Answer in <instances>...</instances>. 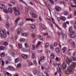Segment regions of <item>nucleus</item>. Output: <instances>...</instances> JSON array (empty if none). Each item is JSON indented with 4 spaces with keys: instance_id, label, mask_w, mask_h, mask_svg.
<instances>
[{
    "instance_id": "obj_49",
    "label": "nucleus",
    "mask_w": 76,
    "mask_h": 76,
    "mask_svg": "<svg viewBox=\"0 0 76 76\" xmlns=\"http://www.w3.org/2000/svg\"><path fill=\"white\" fill-rule=\"evenodd\" d=\"M18 46L20 48H22V45L21 44H18Z\"/></svg>"
},
{
    "instance_id": "obj_17",
    "label": "nucleus",
    "mask_w": 76,
    "mask_h": 76,
    "mask_svg": "<svg viewBox=\"0 0 76 76\" xmlns=\"http://www.w3.org/2000/svg\"><path fill=\"white\" fill-rule=\"evenodd\" d=\"M71 45L72 46H73V47H75V43L74 42H71Z\"/></svg>"
},
{
    "instance_id": "obj_55",
    "label": "nucleus",
    "mask_w": 76,
    "mask_h": 76,
    "mask_svg": "<svg viewBox=\"0 0 76 76\" xmlns=\"http://www.w3.org/2000/svg\"><path fill=\"white\" fill-rule=\"evenodd\" d=\"M11 55L13 56H15V53L14 52H12L11 53Z\"/></svg>"
},
{
    "instance_id": "obj_56",
    "label": "nucleus",
    "mask_w": 76,
    "mask_h": 76,
    "mask_svg": "<svg viewBox=\"0 0 76 76\" xmlns=\"http://www.w3.org/2000/svg\"><path fill=\"white\" fill-rule=\"evenodd\" d=\"M34 49H35V45H33L32 47V50H34Z\"/></svg>"
},
{
    "instance_id": "obj_43",
    "label": "nucleus",
    "mask_w": 76,
    "mask_h": 76,
    "mask_svg": "<svg viewBox=\"0 0 76 76\" xmlns=\"http://www.w3.org/2000/svg\"><path fill=\"white\" fill-rule=\"evenodd\" d=\"M4 49V47L2 46H0V50H3Z\"/></svg>"
},
{
    "instance_id": "obj_42",
    "label": "nucleus",
    "mask_w": 76,
    "mask_h": 76,
    "mask_svg": "<svg viewBox=\"0 0 76 76\" xmlns=\"http://www.w3.org/2000/svg\"><path fill=\"white\" fill-rule=\"evenodd\" d=\"M48 46H49V43H47L45 44V48H48Z\"/></svg>"
},
{
    "instance_id": "obj_11",
    "label": "nucleus",
    "mask_w": 76,
    "mask_h": 76,
    "mask_svg": "<svg viewBox=\"0 0 76 76\" xmlns=\"http://www.w3.org/2000/svg\"><path fill=\"white\" fill-rule=\"evenodd\" d=\"M21 56L23 58H28V56L26 55H24L23 54L21 55Z\"/></svg>"
},
{
    "instance_id": "obj_64",
    "label": "nucleus",
    "mask_w": 76,
    "mask_h": 76,
    "mask_svg": "<svg viewBox=\"0 0 76 76\" xmlns=\"http://www.w3.org/2000/svg\"><path fill=\"white\" fill-rule=\"evenodd\" d=\"M14 76H19V75L18 74H15Z\"/></svg>"
},
{
    "instance_id": "obj_41",
    "label": "nucleus",
    "mask_w": 76,
    "mask_h": 76,
    "mask_svg": "<svg viewBox=\"0 0 76 76\" xmlns=\"http://www.w3.org/2000/svg\"><path fill=\"white\" fill-rule=\"evenodd\" d=\"M68 14V12L67 11H65L64 13V15H67Z\"/></svg>"
},
{
    "instance_id": "obj_32",
    "label": "nucleus",
    "mask_w": 76,
    "mask_h": 76,
    "mask_svg": "<svg viewBox=\"0 0 76 76\" xmlns=\"http://www.w3.org/2000/svg\"><path fill=\"white\" fill-rule=\"evenodd\" d=\"M25 39H24L21 38L20 39V42H23V41H25Z\"/></svg>"
},
{
    "instance_id": "obj_61",
    "label": "nucleus",
    "mask_w": 76,
    "mask_h": 76,
    "mask_svg": "<svg viewBox=\"0 0 76 76\" xmlns=\"http://www.w3.org/2000/svg\"><path fill=\"white\" fill-rule=\"evenodd\" d=\"M29 10V9L27 8H26L25 9V11H26L27 12H28V10Z\"/></svg>"
},
{
    "instance_id": "obj_48",
    "label": "nucleus",
    "mask_w": 76,
    "mask_h": 76,
    "mask_svg": "<svg viewBox=\"0 0 76 76\" xmlns=\"http://www.w3.org/2000/svg\"><path fill=\"white\" fill-rule=\"evenodd\" d=\"M23 25V21L20 22L19 24V25H20V26Z\"/></svg>"
},
{
    "instance_id": "obj_1",
    "label": "nucleus",
    "mask_w": 76,
    "mask_h": 76,
    "mask_svg": "<svg viewBox=\"0 0 76 76\" xmlns=\"http://www.w3.org/2000/svg\"><path fill=\"white\" fill-rule=\"evenodd\" d=\"M0 37L3 38H6L7 35H6V32L5 30H1V29H0Z\"/></svg>"
},
{
    "instance_id": "obj_46",
    "label": "nucleus",
    "mask_w": 76,
    "mask_h": 76,
    "mask_svg": "<svg viewBox=\"0 0 76 76\" xmlns=\"http://www.w3.org/2000/svg\"><path fill=\"white\" fill-rule=\"evenodd\" d=\"M56 46H57V42H55L54 44V46L56 47Z\"/></svg>"
},
{
    "instance_id": "obj_3",
    "label": "nucleus",
    "mask_w": 76,
    "mask_h": 76,
    "mask_svg": "<svg viewBox=\"0 0 76 76\" xmlns=\"http://www.w3.org/2000/svg\"><path fill=\"white\" fill-rule=\"evenodd\" d=\"M14 10L15 11V15L17 16L18 15H20V12L18 10H17L16 8H14Z\"/></svg>"
},
{
    "instance_id": "obj_51",
    "label": "nucleus",
    "mask_w": 76,
    "mask_h": 76,
    "mask_svg": "<svg viewBox=\"0 0 76 76\" xmlns=\"http://www.w3.org/2000/svg\"><path fill=\"white\" fill-rule=\"evenodd\" d=\"M19 61V58H18L15 59V63H17V62H18V61Z\"/></svg>"
},
{
    "instance_id": "obj_4",
    "label": "nucleus",
    "mask_w": 76,
    "mask_h": 76,
    "mask_svg": "<svg viewBox=\"0 0 76 76\" xmlns=\"http://www.w3.org/2000/svg\"><path fill=\"white\" fill-rule=\"evenodd\" d=\"M58 67L59 68V69H58V72L59 73H61V66L60 64H58Z\"/></svg>"
},
{
    "instance_id": "obj_10",
    "label": "nucleus",
    "mask_w": 76,
    "mask_h": 76,
    "mask_svg": "<svg viewBox=\"0 0 76 76\" xmlns=\"http://www.w3.org/2000/svg\"><path fill=\"white\" fill-rule=\"evenodd\" d=\"M5 7V6H4V5L2 4H0V9H4Z\"/></svg>"
},
{
    "instance_id": "obj_12",
    "label": "nucleus",
    "mask_w": 76,
    "mask_h": 76,
    "mask_svg": "<svg viewBox=\"0 0 76 76\" xmlns=\"http://www.w3.org/2000/svg\"><path fill=\"white\" fill-rule=\"evenodd\" d=\"M7 69H11L12 70H15V68L11 66H9L8 67Z\"/></svg>"
},
{
    "instance_id": "obj_34",
    "label": "nucleus",
    "mask_w": 76,
    "mask_h": 76,
    "mask_svg": "<svg viewBox=\"0 0 76 76\" xmlns=\"http://www.w3.org/2000/svg\"><path fill=\"white\" fill-rule=\"evenodd\" d=\"M31 27L32 29H34L35 28V26L34 25H31Z\"/></svg>"
},
{
    "instance_id": "obj_54",
    "label": "nucleus",
    "mask_w": 76,
    "mask_h": 76,
    "mask_svg": "<svg viewBox=\"0 0 76 76\" xmlns=\"http://www.w3.org/2000/svg\"><path fill=\"white\" fill-rule=\"evenodd\" d=\"M60 3L61 4H64L65 3L64 1H60Z\"/></svg>"
},
{
    "instance_id": "obj_15",
    "label": "nucleus",
    "mask_w": 76,
    "mask_h": 76,
    "mask_svg": "<svg viewBox=\"0 0 76 76\" xmlns=\"http://www.w3.org/2000/svg\"><path fill=\"white\" fill-rule=\"evenodd\" d=\"M45 60V57L44 56H42L40 57V61H43Z\"/></svg>"
},
{
    "instance_id": "obj_44",
    "label": "nucleus",
    "mask_w": 76,
    "mask_h": 76,
    "mask_svg": "<svg viewBox=\"0 0 76 76\" xmlns=\"http://www.w3.org/2000/svg\"><path fill=\"white\" fill-rule=\"evenodd\" d=\"M28 64L29 66H32L33 64L31 62H29L28 63Z\"/></svg>"
},
{
    "instance_id": "obj_5",
    "label": "nucleus",
    "mask_w": 76,
    "mask_h": 76,
    "mask_svg": "<svg viewBox=\"0 0 76 76\" xmlns=\"http://www.w3.org/2000/svg\"><path fill=\"white\" fill-rule=\"evenodd\" d=\"M63 67L64 69H66L67 68V63L64 62L63 64Z\"/></svg>"
},
{
    "instance_id": "obj_53",
    "label": "nucleus",
    "mask_w": 76,
    "mask_h": 76,
    "mask_svg": "<svg viewBox=\"0 0 76 76\" xmlns=\"http://www.w3.org/2000/svg\"><path fill=\"white\" fill-rule=\"evenodd\" d=\"M74 28L75 29H76V21L75 22V24H74Z\"/></svg>"
},
{
    "instance_id": "obj_62",
    "label": "nucleus",
    "mask_w": 76,
    "mask_h": 76,
    "mask_svg": "<svg viewBox=\"0 0 76 76\" xmlns=\"http://www.w3.org/2000/svg\"><path fill=\"white\" fill-rule=\"evenodd\" d=\"M56 60H57V61L59 60V58L58 57H56Z\"/></svg>"
},
{
    "instance_id": "obj_50",
    "label": "nucleus",
    "mask_w": 76,
    "mask_h": 76,
    "mask_svg": "<svg viewBox=\"0 0 76 76\" xmlns=\"http://www.w3.org/2000/svg\"><path fill=\"white\" fill-rule=\"evenodd\" d=\"M49 1H50V2H51L52 4H54V1H53V0H49Z\"/></svg>"
},
{
    "instance_id": "obj_8",
    "label": "nucleus",
    "mask_w": 76,
    "mask_h": 76,
    "mask_svg": "<svg viewBox=\"0 0 76 76\" xmlns=\"http://www.w3.org/2000/svg\"><path fill=\"white\" fill-rule=\"evenodd\" d=\"M22 31V28H18L17 30V34H19V33L20 32H21V31Z\"/></svg>"
},
{
    "instance_id": "obj_39",
    "label": "nucleus",
    "mask_w": 76,
    "mask_h": 76,
    "mask_svg": "<svg viewBox=\"0 0 76 76\" xmlns=\"http://www.w3.org/2000/svg\"><path fill=\"white\" fill-rule=\"evenodd\" d=\"M9 27V23H7L6 24V27L7 28H8Z\"/></svg>"
},
{
    "instance_id": "obj_59",
    "label": "nucleus",
    "mask_w": 76,
    "mask_h": 76,
    "mask_svg": "<svg viewBox=\"0 0 76 76\" xmlns=\"http://www.w3.org/2000/svg\"><path fill=\"white\" fill-rule=\"evenodd\" d=\"M74 15L75 16H76V10H74Z\"/></svg>"
},
{
    "instance_id": "obj_18",
    "label": "nucleus",
    "mask_w": 76,
    "mask_h": 76,
    "mask_svg": "<svg viewBox=\"0 0 76 76\" xmlns=\"http://www.w3.org/2000/svg\"><path fill=\"white\" fill-rule=\"evenodd\" d=\"M18 9L19 10H21L22 9V5H20L18 7Z\"/></svg>"
},
{
    "instance_id": "obj_19",
    "label": "nucleus",
    "mask_w": 76,
    "mask_h": 76,
    "mask_svg": "<svg viewBox=\"0 0 76 76\" xmlns=\"http://www.w3.org/2000/svg\"><path fill=\"white\" fill-rule=\"evenodd\" d=\"M55 50L56 51V52L57 53H58L60 52V49H59V48H55Z\"/></svg>"
},
{
    "instance_id": "obj_29",
    "label": "nucleus",
    "mask_w": 76,
    "mask_h": 76,
    "mask_svg": "<svg viewBox=\"0 0 76 76\" xmlns=\"http://www.w3.org/2000/svg\"><path fill=\"white\" fill-rule=\"evenodd\" d=\"M40 44H41V42L39 41L37 45L36 46V48H38V47L39 45H40Z\"/></svg>"
},
{
    "instance_id": "obj_26",
    "label": "nucleus",
    "mask_w": 76,
    "mask_h": 76,
    "mask_svg": "<svg viewBox=\"0 0 76 76\" xmlns=\"http://www.w3.org/2000/svg\"><path fill=\"white\" fill-rule=\"evenodd\" d=\"M62 26L63 28H66V26H67L66 23H64L62 25Z\"/></svg>"
},
{
    "instance_id": "obj_52",
    "label": "nucleus",
    "mask_w": 76,
    "mask_h": 76,
    "mask_svg": "<svg viewBox=\"0 0 76 76\" xmlns=\"http://www.w3.org/2000/svg\"><path fill=\"white\" fill-rule=\"evenodd\" d=\"M2 66H4V61H2Z\"/></svg>"
},
{
    "instance_id": "obj_7",
    "label": "nucleus",
    "mask_w": 76,
    "mask_h": 76,
    "mask_svg": "<svg viewBox=\"0 0 76 76\" xmlns=\"http://www.w3.org/2000/svg\"><path fill=\"white\" fill-rule=\"evenodd\" d=\"M40 27L44 30H45V26H44V25H43L42 24H40Z\"/></svg>"
},
{
    "instance_id": "obj_47",
    "label": "nucleus",
    "mask_w": 76,
    "mask_h": 76,
    "mask_svg": "<svg viewBox=\"0 0 76 76\" xmlns=\"http://www.w3.org/2000/svg\"><path fill=\"white\" fill-rule=\"evenodd\" d=\"M53 65L54 66H57V63L55 62L53 63Z\"/></svg>"
},
{
    "instance_id": "obj_30",
    "label": "nucleus",
    "mask_w": 76,
    "mask_h": 76,
    "mask_svg": "<svg viewBox=\"0 0 76 76\" xmlns=\"http://www.w3.org/2000/svg\"><path fill=\"white\" fill-rule=\"evenodd\" d=\"M71 59L72 60H73V61H76V58H74L73 57H71Z\"/></svg>"
},
{
    "instance_id": "obj_25",
    "label": "nucleus",
    "mask_w": 76,
    "mask_h": 76,
    "mask_svg": "<svg viewBox=\"0 0 76 76\" xmlns=\"http://www.w3.org/2000/svg\"><path fill=\"white\" fill-rule=\"evenodd\" d=\"M1 57H5V53H3L0 54Z\"/></svg>"
},
{
    "instance_id": "obj_60",
    "label": "nucleus",
    "mask_w": 76,
    "mask_h": 76,
    "mask_svg": "<svg viewBox=\"0 0 76 76\" xmlns=\"http://www.w3.org/2000/svg\"><path fill=\"white\" fill-rule=\"evenodd\" d=\"M71 7H76V5H71Z\"/></svg>"
},
{
    "instance_id": "obj_63",
    "label": "nucleus",
    "mask_w": 76,
    "mask_h": 76,
    "mask_svg": "<svg viewBox=\"0 0 76 76\" xmlns=\"http://www.w3.org/2000/svg\"><path fill=\"white\" fill-rule=\"evenodd\" d=\"M45 69V68H44V67L41 66V69H42V70H44Z\"/></svg>"
},
{
    "instance_id": "obj_14",
    "label": "nucleus",
    "mask_w": 76,
    "mask_h": 76,
    "mask_svg": "<svg viewBox=\"0 0 76 76\" xmlns=\"http://www.w3.org/2000/svg\"><path fill=\"white\" fill-rule=\"evenodd\" d=\"M72 67H68L67 69V70L69 72H71L72 71Z\"/></svg>"
},
{
    "instance_id": "obj_35",
    "label": "nucleus",
    "mask_w": 76,
    "mask_h": 76,
    "mask_svg": "<svg viewBox=\"0 0 76 76\" xmlns=\"http://www.w3.org/2000/svg\"><path fill=\"white\" fill-rule=\"evenodd\" d=\"M25 47H26V48L28 47H29V45H28V44L27 43H25Z\"/></svg>"
},
{
    "instance_id": "obj_13",
    "label": "nucleus",
    "mask_w": 76,
    "mask_h": 76,
    "mask_svg": "<svg viewBox=\"0 0 76 76\" xmlns=\"http://www.w3.org/2000/svg\"><path fill=\"white\" fill-rule=\"evenodd\" d=\"M7 69H11L12 70H15V68L11 66H9L8 67Z\"/></svg>"
},
{
    "instance_id": "obj_40",
    "label": "nucleus",
    "mask_w": 76,
    "mask_h": 76,
    "mask_svg": "<svg viewBox=\"0 0 76 76\" xmlns=\"http://www.w3.org/2000/svg\"><path fill=\"white\" fill-rule=\"evenodd\" d=\"M3 11L4 12H5V13H9L8 11L6 9H4L3 10Z\"/></svg>"
},
{
    "instance_id": "obj_58",
    "label": "nucleus",
    "mask_w": 76,
    "mask_h": 76,
    "mask_svg": "<svg viewBox=\"0 0 76 76\" xmlns=\"http://www.w3.org/2000/svg\"><path fill=\"white\" fill-rule=\"evenodd\" d=\"M4 45H7V44H8V43H7V42H4Z\"/></svg>"
},
{
    "instance_id": "obj_37",
    "label": "nucleus",
    "mask_w": 76,
    "mask_h": 76,
    "mask_svg": "<svg viewBox=\"0 0 76 76\" xmlns=\"http://www.w3.org/2000/svg\"><path fill=\"white\" fill-rule=\"evenodd\" d=\"M66 61L67 64H69L70 63V60L69 59H67Z\"/></svg>"
},
{
    "instance_id": "obj_24",
    "label": "nucleus",
    "mask_w": 76,
    "mask_h": 76,
    "mask_svg": "<svg viewBox=\"0 0 76 76\" xmlns=\"http://www.w3.org/2000/svg\"><path fill=\"white\" fill-rule=\"evenodd\" d=\"M8 10L9 13H12L13 12V10H12V8H9Z\"/></svg>"
},
{
    "instance_id": "obj_20",
    "label": "nucleus",
    "mask_w": 76,
    "mask_h": 76,
    "mask_svg": "<svg viewBox=\"0 0 76 76\" xmlns=\"http://www.w3.org/2000/svg\"><path fill=\"white\" fill-rule=\"evenodd\" d=\"M55 9L56 11H60L61 9L58 7H55Z\"/></svg>"
},
{
    "instance_id": "obj_27",
    "label": "nucleus",
    "mask_w": 76,
    "mask_h": 76,
    "mask_svg": "<svg viewBox=\"0 0 76 76\" xmlns=\"http://www.w3.org/2000/svg\"><path fill=\"white\" fill-rule=\"evenodd\" d=\"M31 57L32 58H35V55L34 54V52H32V55L31 56Z\"/></svg>"
},
{
    "instance_id": "obj_36",
    "label": "nucleus",
    "mask_w": 76,
    "mask_h": 76,
    "mask_svg": "<svg viewBox=\"0 0 76 76\" xmlns=\"http://www.w3.org/2000/svg\"><path fill=\"white\" fill-rule=\"evenodd\" d=\"M62 51H63V53H65V51L66 50V48L64 47L62 49Z\"/></svg>"
},
{
    "instance_id": "obj_57",
    "label": "nucleus",
    "mask_w": 76,
    "mask_h": 76,
    "mask_svg": "<svg viewBox=\"0 0 76 76\" xmlns=\"http://www.w3.org/2000/svg\"><path fill=\"white\" fill-rule=\"evenodd\" d=\"M58 35H63V32H61V33H60L59 32H58Z\"/></svg>"
},
{
    "instance_id": "obj_16",
    "label": "nucleus",
    "mask_w": 76,
    "mask_h": 76,
    "mask_svg": "<svg viewBox=\"0 0 76 76\" xmlns=\"http://www.w3.org/2000/svg\"><path fill=\"white\" fill-rule=\"evenodd\" d=\"M20 20V18H17L16 20H15V23L16 25H17V24H18V21H19V20Z\"/></svg>"
},
{
    "instance_id": "obj_28",
    "label": "nucleus",
    "mask_w": 76,
    "mask_h": 76,
    "mask_svg": "<svg viewBox=\"0 0 76 76\" xmlns=\"http://www.w3.org/2000/svg\"><path fill=\"white\" fill-rule=\"evenodd\" d=\"M38 38H39V39H40V40H42V36L40 35H38Z\"/></svg>"
},
{
    "instance_id": "obj_38",
    "label": "nucleus",
    "mask_w": 76,
    "mask_h": 76,
    "mask_svg": "<svg viewBox=\"0 0 76 76\" xmlns=\"http://www.w3.org/2000/svg\"><path fill=\"white\" fill-rule=\"evenodd\" d=\"M21 66V64H18L17 66V68L18 69H19V68H20V66Z\"/></svg>"
},
{
    "instance_id": "obj_23",
    "label": "nucleus",
    "mask_w": 76,
    "mask_h": 76,
    "mask_svg": "<svg viewBox=\"0 0 76 76\" xmlns=\"http://www.w3.org/2000/svg\"><path fill=\"white\" fill-rule=\"evenodd\" d=\"M22 36H23L24 37H26L28 35V34L26 33H23L21 34Z\"/></svg>"
},
{
    "instance_id": "obj_22",
    "label": "nucleus",
    "mask_w": 76,
    "mask_h": 76,
    "mask_svg": "<svg viewBox=\"0 0 76 76\" xmlns=\"http://www.w3.org/2000/svg\"><path fill=\"white\" fill-rule=\"evenodd\" d=\"M71 67H75V63L73 62L71 65Z\"/></svg>"
},
{
    "instance_id": "obj_2",
    "label": "nucleus",
    "mask_w": 76,
    "mask_h": 76,
    "mask_svg": "<svg viewBox=\"0 0 76 76\" xmlns=\"http://www.w3.org/2000/svg\"><path fill=\"white\" fill-rule=\"evenodd\" d=\"M72 29V28L71 27L69 28V31L70 33L69 34V37L71 38H75L76 36L75 35V32L74 31H71Z\"/></svg>"
},
{
    "instance_id": "obj_6",
    "label": "nucleus",
    "mask_w": 76,
    "mask_h": 76,
    "mask_svg": "<svg viewBox=\"0 0 76 76\" xmlns=\"http://www.w3.org/2000/svg\"><path fill=\"white\" fill-rule=\"evenodd\" d=\"M34 75H38L39 73V71L38 70H35L34 71Z\"/></svg>"
},
{
    "instance_id": "obj_9",
    "label": "nucleus",
    "mask_w": 76,
    "mask_h": 76,
    "mask_svg": "<svg viewBox=\"0 0 76 76\" xmlns=\"http://www.w3.org/2000/svg\"><path fill=\"white\" fill-rule=\"evenodd\" d=\"M30 14L31 15V16H32V17H33V18H36V17H37V16L36 15V14H35L34 13V12H30Z\"/></svg>"
},
{
    "instance_id": "obj_21",
    "label": "nucleus",
    "mask_w": 76,
    "mask_h": 76,
    "mask_svg": "<svg viewBox=\"0 0 76 76\" xmlns=\"http://www.w3.org/2000/svg\"><path fill=\"white\" fill-rule=\"evenodd\" d=\"M26 20H30V21L31 22H34V20L31 18H26Z\"/></svg>"
},
{
    "instance_id": "obj_31",
    "label": "nucleus",
    "mask_w": 76,
    "mask_h": 76,
    "mask_svg": "<svg viewBox=\"0 0 76 76\" xmlns=\"http://www.w3.org/2000/svg\"><path fill=\"white\" fill-rule=\"evenodd\" d=\"M50 57L52 58H53L54 57V54L53 53H51L50 55Z\"/></svg>"
},
{
    "instance_id": "obj_45",
    "label": "nucleus",
    "mask_w": 76,
    "mask_h": 76,
    "mask_svg": "<svg viewBox=\"0 0 76 76\" xmlns=\"http://www.w3.org/2000/svg\"><path fill=\"white\" fill-rule=\"evenodd\" d=\"M50 48L52 50H54V47H53V45H50Z\"/></svg>"
},
{
    "instance_id": "obj_33",
    "label": "nucleus",
    "mask_w": 76,
    "mask_h": 76,
    "mask_svg": "<svg viewBox=\"0 0 76 76\" xmlns=\"http://www.w3.org/2000/svg\"><path fill=\"white\" fill-rule=\"evenodd\" d=\"M61 19L63 20H66V18L64 17H61Z\"/></svg>"
}]
</instances>
